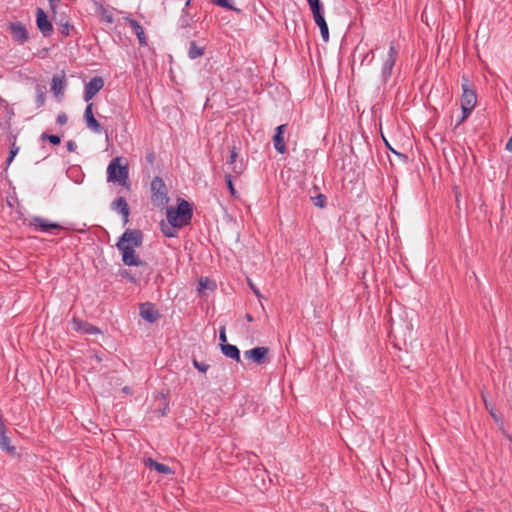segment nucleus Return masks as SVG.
Segmentation results:
<instances>
[{"label":"nucleus","mask_w":512,"mask_h":512,"mask_svg":"<svg viewBox=\"0 0 512 512\" xmlns=\"http://www.w3.org/2000/svg\"><path fill=\"white\" fill-rule=\"evenodd\" d=\"M66 146H67V150L69 152H74L76 150V147H77L76 143L74 141H72V140L68 141Z\"/></svg>","instance_id":"c03bdc74"},{"label":"nucleus","mask_w":512,"mask_h":512,"mask_svg":"<svg viewBox=\"0 0 512 512\" xmlns=\"http://www.w3.org/2000/svg\"><path fill=\"white\" fill-rule=\"evenodd\" d=\"M312 201L317 207L324 208L326 206V197L323 194H318L316 197H312Z\"/></svg>","instance_id":"7c9ffc66"},{"label":"nucleus","mask_w":512,"mask_h":512,"mask_svg":"<svg viewBox=\"0 0 512 512\" xmlns=\"http://www.w3.org/2000/svg\"><path fill=\"white\" fill-rule=\"evenodd\" d=\"M399 46L395 45L394 43H391L390 49H389V55L388 60H386V67L389 66V69L392 68L394 65L396 58L398 56Z\"/></svg>","instance_id":"5701e85b"},{"label":"nucleus","mask_w":512,"mask_h":512,"mask_svg":"<svg viewBox=\"0 0 512 512\" xmlns=\"http://www.w3.org/2000/svg\"><path fill=\"white\" fill-rule=\"evenodd\" d=\"M286 129H287L286 124L279 125L275 130V134H279V135L283 136Z\"/></svg>","instance_id":"79ce46f5"},{"label":"nucleus","mask_w":512,"mask_h":512,"mask_svg":"<svg viewBox=\"0 0 512 512\" xmlns=\"http://www.w3.org/2000/svg\"><path fill=\"white\" fill-rule=\"evenodd\" d=\"M192 216V205L184 199H178V205L176 208L170 206L166 210L168 223L173 227H177L178 229L187 226L191 222Z\"/></svg>","instance_id":"f257e3e1"},{"label":"nucleus","mask_w":512,"mask_h":512,"mask_svg":"<svg viewBox=\"0 0 512 512\" xmlns=\"http://www.w3.org/2000/svg\"><path fill=\"white\" fill-rule=\"evenodd\" d=\"M175 229H178V228L171 226L169 223H168V225H166V224L161 225V230L166 237H175L176 236Z\"/></svg>","instance_id":"cd10ccee"},{"label":"nucleus","mask_w":512,"mask_h":512,"mask_svg":"<svg viewBox=\"0 0 512 512\" xmlns=\"http://www.w3.org/2000/svg\"><path fill=\"white\" fill-rule=\"evenodd\" d=\"M45 93L43 92V90L38 87L37 88V95H36V103H37V107H42L45 103Z\"/></svg>","instance_id":"72a5a7b5"},{"label":"nucleus","mask_w":512,"mask_h":512,"mask_svg":"<svg viewBox=\"0 0 512 512\" xmlns=\"http://www.w3.org/2000/svg\"><path fill=\"white\" fill-rule=\"evenodd\" d=\"M112 208L123 216L124 223L126 224L129 217V207L125 198L119 197L114 200L112 203Z\"/></svg>","instance_id":"2eb2a0df"},{"label":"nucleus","mask_w":512,"mask_h":512,"mask_svg":"<svg viewBox=\"0 0 512 512\" xmlns=\"http://www.w3.org/2000/svg\"><path fill=\"white\" fill-rule=\"evenodd\" d=\"M42 139H47L51 144L58 145L61 142V139L58 135H49L47 133H43L41 135Z\"/></svg>","instance_id":"473e14b6"},{"label":"nucleus","mask_w":512,"mask_h":512,"mask_svg":"<svg viewBox=\"0 0 512 512\" xmlns=\"http://www.w3.org/2000/svg\"><path fill=\"white\" fill-rule=\"evenodd\" d=\"M8 30L12 36V39L19 44H24L29 39L28 30L21 22L9 23Z\"/></svg>","instance_id":"0eeeda50"},{"label":"nucleus","mask_w":512,"mask_h":512,"mask_svg":"<svg viewBox=\"0 0 512 512\" xmlns=\"http://www.w3.org/2000/svg\"><path fill=\"white\" fill-rule=\"evenodd\" d=\"M0 448L10 456L17 455L16 447L11 445L10 438L6 435V433L0 434Z\"/></svg>","instance_id":"6ab92c4d"},{"label":"nucleus","mask_w":512,"mask_h":512,"mask_svg":"<svg viewBox=\"0 0 512 512\" xmlns=\"http://www.w3.org/2000/svg\"><path fill=\"white\" fill-rule=\"evenodd\" d=\"M225 180H226L227 187H228L231 195L235 196L236 195V190H235L233 182H232V175L231 174H226L225 175Z\"/></svg>","instance_id":"c9c22d12"},{"label":"nucleus","mask_w":512,"mask_h":512,"mask_svg":"<svg viewBox=\"0 0 512 512\" xmlns=\"http://www.w3.org/2000/svg\"><path fill=\"white\" fill-rule=\"evenodd\" d=\"M104 86V80L100 76L93 77L85 85L84 100L89 102Z\"/></svg>","instance_id":"9b49d317"},{"label":"nucleus","mask_w":512,"mask_h":512,"mask_svg":"<svg viewBox=\"0 0 512 512\" xmlns=\"http://www.w3.org/2000/svg\"><path fill=\"white\" fill-rule=\"evenodd\" d=\"M389 161H390V164H391L392 166H394V162H393V160L389 159Z\"/></svg>","instance_id":"864d4df0"},{"label":"nucleus","mask_w":512,"mask_h":512,"mask_svg":"<svg viewBox=\"0 0 512 512\" xmlns=\"http://www.w3.org/2000/svg\"><path fill=\"white\" fill-rule=\"evenodd\" d=\"M213 3L218 6L224 7L226 9L238 12V13L241 12L240 9H238V8L234 7L232 4H230L228 0H213Z\"/></svg>","instance_id":"c85d7f7f"},{"label":"nucleus","mask_w":512,"mask_h":512,"mask_svg":"<svg viewBox=\"0 0 512 512\" xmlns=\"http://www.w3.org/2000/svg\"><path fill=\"white\" fill-rule=\"evenodd\" d=\"M273 144H274V148L280 154H284L286 152V144H285L283 136H281L279 134H275L273 137Z\"/></svg>","instance_id":"b1692460"},{"label":"nucleus","mask_w":512,"mask_h":512,"mask_svg":"<svg viewBox=\"0 0 512 512\" xmlns=\"http://www.w3.org/2000/svg\"><path fill=\"white\" fill-rule=\"evenodd\" d=\"M506 150H508L509 152H512V137L508 140V142L506 144Z\"/></svg>","instance_id":"de8ad7c7"},{"label":"nucleus","mask_w":512,"mask_h":512,"mask_svg":"<svg viewBox=\"0 0 512 512\" xmlns=\"http://www.w3.org/2000/svg\"><path fill=\"white\" fill-rule=\"evenodd\" d=\"M248 285H249L250 289L253 291V293L258 298L262 297V294H261L260 290L257 288V286L250 279H248Z\"/></svg>","instance_id":"58836bf2"},{"label":"nucleus","mask_w":512,"mask_h":512,"mask_svg":"<svg viewBox=\"0 0 512 512\" xmlns=\"http://www.w3.org/2000/svg\"><path fill=\"white\" fill-rule=\"evenodd\" d=\"M246 319L249 322L253 321V318H252V316L249 313L246 314Z\"/></svg>","instance_id":"3c124183"},{"label":"nucleus","mask_w":512,"mask_h":512,"mask_svg":"<svg viewBox=\"0 0 512 512\" xmlns=\"http://www.w3.org/2000/svg\"><path fill=\"white\" fill-rule=\"evenodd\" d=\"M140 315L144 320L150 323H154L160 318L159 311L152 303L149 302L141 304Z\"/></svg>","instance_id":"ddd939ff"},{"label":"nucleus","mask_w":512,"mask_h":512,"mask_svg":"<svg viewBox=\"0 0 512 512\" xmlns=\"http://www.w3.org/2000/svg\"><path fill=\"white\" fill-rule=\"evenodd\" d=\"M219 340L221 341V344H227V336H226L225 327H221V329L219 331Z\"/></svg>","instance_id":"a19ab883"},{"label":"nucleus","mask_w":512,"mask_h":512,"mask_svg":"<svg viewBox=\"0 0 512 512\" xmlns=\"http://www.w3.org/2000/svg\"><path fill=\"white\" fill-rule=\"evenodd\" d=\"M221 351L226 357L231 358L237 362L240 361V351L235 345L228 343L221 344Z\"/></svg>","instance_id":"a211bd4d"},{"label":"nucleus","mask_w":512,"mask_h":512,"mask_svg":"<svg viewBox=\"0 0 512 512\" xmlns=\"http://www.w3.org/2000/svg\"><path fill=\"white\" fill-rule=\"evenodd\" d=\"M380 135H381L382 139L384 140L385 132L382 131V127L381 126H380Z\"/></svg>","instance_id":"603ef678"},{"label":"nucleus","mask_w":512,"mask_h":512,"mask_svg":"<svg viewBox=\"0 0 512 512\" xmlns=\"http://www.w3.org/2000/svg\"><path fill=\"white\" fill-rule=\"evenodd\" d=\"M143 234L140 230H132L127 229L118 242H123V247L132 246L133 249L135 247H140L142 245Z\"/></svg>","instance_id":"6e6552de"},{"label":"nucleus","mask_w":512,"mask_h":512,"mask_svg":"<svg viewBox=\"0 0 512 512\" xmlns=\"http://www.w3.org/2000/svg\"><path fill=\"white\" fill-rule=\"evenodd\" d=\"M52 20L55 22L56 25H58L60 27L59 32L63 36L70 35L71 31L74 29V27L69 23V20L65 16L64 12H61L60 14L53 15Z\"/></svg>","instance_id":"4468645a"},{"label":"nucleus","mask_w":512,"mask_h":512,"mask_svg":"<svg viewBox=\"0 0 512 512\" xmlns=\"http://www.w3.org/2000/svg\"><path fill=\"white\" fill-rule=\"evenodd\" d=\"M36 24L43 36L48 37L52 34V23L42 8L36 9Z\"/></svg>","instance_id":"9d476101"},{"label":"nucleus","mask_w":512,"mask_h":512,"mask_svg":"<svg viewBox=\"0 0 512 512\" xmlns=\"http://www.w3.org/2000/svg\"><path fill=\"white\" fill-rule=\"evenodd\" d=\"M124 277H127L131 282H135V278L131 276L127 271H124L122 274Z\"/></svg>","instance_id":"49530a36"},{"label":"nucleus","mask_w":512,"mask_h":512,"mask_svg":"<svg viewBox=\"0 0 512 512\" xmlns=\"http://www.w3.org/2000/svg\"><path fill=\"white\" fill-rule=\"evenodd\" d=\"M3 433H6V427L3 423V418L2 416L0 415V434H3Z\"/></svg>","instance_id":"a18cd8bd"},{"label":"nucleus","mask_w":512,"mask_h":512,"mask_svg":"<svg viewBox=\"0 0 512 512\" xmlns=\"http://www.w3.org/2000/svg\"><path fill=\"white\" fill-rule=\"evenodd\" d=\"M59 0H49V3H50V6H51V10L53 12V15H56L58 14V11H57V5L56 3L58 2Z\"/></svg>","instance_id":"37998d69"},{"label":"nucleus","mask_w":512,"mask_h":512,"mask_svg":"<svg viewBox=\"0 0 512 512\" xmlns=\"http://www.w3.org/2000/svg\"><path fill=\"white\" fill-rule=\"evenodd\" d=\"M117 248L122 252V261L127 266H144L146 263L142 261L132 246L123 247V242H117Z\"/></svg>","instance_id":"423d86ee"},{"label":"nucleus","mask_w":512,"mask_h":512,"mask_svg":"<svg viewBox=\"0 0 512 512\" xmlns=\"http://www.w3.org/2000/svg\"><path fill=\"white\" fill-rule=\"evenodd\" d=\"M64 89V81L60 77L54 76L52 79L51 90L57 95Z\"/></svg>","instance_id":"a878e982"},{"label":"nucleus","mask_w":512,"mask_h":512,"mask_svg":"<svg viewBox=\"0 0 512 512\" xmlns=\"http://www.w3.org/2000/svg\"><path fill=\"white\" fill-rule=\"evenodd\" d=\"M121 157H116L111 160L107 167V181L118 183L121 186H128V166Z\"/></svg>","instance_id":"f03ea898"},{"label":"nucleus","mask_w":512,"mask_h":512,"mask_svg":"<svg viewBox=\"0 0 512 512\" xmlns=\"http://www.w3.org/2000/svg\"><path fill=\"white\" fill-rule=\"evenodd\" d=\"M145 465L147 467H149L150 469H154L157 472L162 473V474H171V473H173L172 469L169 466L164 465L162 463H158L157 461L153 460L152 458L146 459L145 460Z\"/></svg>","instance_id":"aec40b11"},{"label":"nucleus","mask_w":512,"mask_h":512,"mask_svg":"<svg viewBox=\"0 0 512 512\" xmlns=\"http://www.w3.org/2000/svg\"><path fill=\"white\" fill-rule=\"evenodd\" d=\"M237 157H238V153L236 151V148L233 147L230 152V157H229L228 163L230 165H233L234 163H236Z\"/></svg>","instance_id":"4c0bfd02"},{"label":"nucleus","mask_w":512,"mask_h":512,"mask_svg":"<svg viewBox=\"0 0 512 512\" xmlns=\"http://www.w3.org/2000/svg\"><path fill=\"white\" fill-rule=\"evenodd\" d=\"M122 390L124 393H127V394L131 392L130 388L127 386H125Z\"/></svg>","instance_id":"8fccbe9b"},{"label":"nucleus","mask_w":512,"mask_h":512,"mask_svg":"<svg viewBox=\"0 0 512 512\" xmlns=\"http://www.w3.org/2000/svg\"><path fill=\"white\" fill-rule=\"evenodd\" d=\"M84 119L89 130L96 134L102 132V127L93 115V103H89L84 111Z\"/></svg>","instance_id":"f8f14e48"},{"label":"nucleus","mask_w":512,"mask_h":512,"mask_svg":"<svg viewBox=\"0 0 512 512\" xmlns=\"http://www.w3.org/2000/svg\"><path fill=\"white\" fill-rule=\"evenodd\" d=\"M157 413H158L159 416H164L166 414V407L163 408V409L158 410Z\"/></svg>","instance_id":"09e8293b"},{"label":"nucleus","mask_w":512,"mask_h":512,"mask_svg":"<svg viewBox=\"0 0 512 512\" xmlns=\"http://www.w3.org/2000/svg\"><path fill=\"white\" fill-rule=\"evenodd\" d=\"M269 349L267 347H255L244 352V357L258 365L268 362Z\"/></svg>","instance_id":"1a4fd4ad"},{"label":"nucleus","mask_w":512,"mask_h":512,"mask_svg":"<svg viewBox=\"0 0 512 512\" xmlns=\"http://www.w3.org/2000/svg\"><path fill=\"white\" fill-rule=\"evenodd\" d=\"M385 145H386V149H389L391 152H393L395 154V156L397 157L398 161L401 162V163H405L406 162V156L404 154H401V153H398L396 152L389 144V142L386 140L385 142Z\"/></svg>","instance_id":"f704fd0d"},{"label":"nucleus","mask_w":512,"mask_h":512,"mask_svg":"<svg viewBox=\"0 0 512 512\" xmlns=\"http://www.w3.org/2000/svg\"><path fill=\"white\" fill-rule=\"evenodd\" d=\"M29 227L36 232L52 233L53 230H63L64 227L56 222H51L46 218L39 216L32 217L29 222Z\"/></svg>","instance_id":"39448f33"},{"label":"nucleus","mask_w":512,"mask_h":512,"mask_svg":"<svg viewBox=\"0 0 512 512\" xmlns=\"http://www.w3.org/2000/svg\"><path fill=\"white\" fill-rule=\"evenodd\" d=\"M193 366L200 372L205 373L209 369V365L205 362H199L195 358L192 360Z\"/></svg>","instance_id":"2f4dec72"},{"label":"nucleus","mask_w":512,"mask_h":512,"mask_svg":"<svg viewBox=\"0 0 512 512\" xmlns=\"http://www.w3.org/2000/svg\"><path fill=\"white\" fill-rule=\"evenodd\" d=\"M215 287L214 283L210 281L208 278H201L198 283L197 290L199 292L204 291L205 289H213Z\"/></svg>","instance_id":"bb28decb"},{"label":"nucleus","mask_w":512,"mask_h":512,"mask_svg":"<svg viewBox=\"0 0 512 512\" xmlns=\"http://www.w3.org/2000/svg\"><path fill=\"white\" fill-rule=\"evenodd\" d=\"M205 47L198 46L195 41H191L188 50V56L190 59H197L204 55Z\"/></svg>","instance_id":"4be33fe9"},{"label":"nucleus","mask_w":512,"mask_h":512,"mask_svg":"<svg viewBox=\"0 0 512 512\" xmlns=\"http://www.w3.org/2000/svg\"><path fill=\"white\" fill-rule=\"evenodd\" d=\"M67 121H68V117L65 113L58 114L57 119H56L57 124L62 126V125H65L67 123Z\"/></svg>","instance_id":"ea45409f"},{"label":"nucleus","mask_w":512,"mask_h":512,"mask_svg":"<svg viewBox=\"0 0 512 512\" xmlns=\"http://www.w3.org/2000/svg\"><path fill=\"white\" fill-rule=\"evenodd\" d=\"M18 152H19V147L16 145V143H15V142H13V143L11 144V146H10V153H9V156H8V158L6 159V165H7V166H9V165L12 163V161H13L14 157L17 155V153H18Z\"/></svg>","instance_id":"c756f323"},{"label":"nucleus","mask_w":512,"mask_h":512,"mask_svg":"<svg viewBox=\"0 0 512 512\" xmlns=\"http://www.w3.org/2000/svg\"><path fill=\"white\" fill-rule=\"evenodd\" d=\"M307 2L310 6L313 17L324 13L320 0H307Z\"/></svg>","instance_id":"393cba45"},{"label":"nucleus","mask_w":512,"mask_h":512,"mask_svg":"<svg viewBox=\"0 0 512 512\" xmlns=\"http://www.w3.org/2000/svg\"><path fill=\"white\" fill-rule=\"evenodd\" d=\"M313 18H314L315 23L320 28V32H321L323 41L327 42L329 40V29H328V25L324 18V13L320 14L318 16H314Z\"/></svg>","instance_id":"412c9836"},{"label":"nucleus","mask_w":512,"mask_h":512,"mask_svg":"<svg viewBox=\"0 0 512 512\" xmlns=\"http://www.w3.org/2000/svg\"><path fill=\"white\" fill-rule=\"evenodd\" d=\"M73 328L86 334H97L100 332V330L92 324L77 319L73 320Z\"/></svg>","instance_id":"f3484780"},{"label":"nucleus","mask_w":512,"mask_h":512,"mask_svg":"<svg viewBox=\"0 0 512 512\" xmlns=\"http://www.w3.org/2000/svg\"><path fill=\"white\" fill-rule=\"evenodd\" d=\"M125 22L132 28L133 32L137 35L140 44L146 43L144 29L141 24L133 18H124Z\"/></svg>","instance_id":"dca6fc26"},{"label":"nucleus","mask_w":512,"mask_h":512,"mask_svg":"<svg viewBox=\"0 0 512 512\" xmlns=\"http://www.w3.org/2000/svg\"><path fill=\"white\" fill-rule=\"evenodd\" d=\"M232 172H233L236 176L240 175V174L243 172V164H242V162H240V163H237V162H236V163H234V164L232 165Z\"/></svg>","instance_id":"e433bc0d"},{"label":"nucleus","mask_w":512,"mask_h":512,"mask_svg":"<svg viewBox=\"0 0 512 512\" xmlns=\"http://www.w3.org/2000/svg\"><path fill=\"white\" fill-rule=\"evenodd\" d=\"M462 97H461V109H462V120H465L474 109L477 97L475 92L469 87L468 79L463 77L462 83Z\"/></svg>","instance_id":"7ed1b4c3"},{"label":"nucleus","mask_w":512,"mask_h":512,"mask_svg":"<svg viewBox=\"0 0 512 512\" xmlns=\"http://www.w3.org/2000/svg\"><path fill=\"white\" fill-rule=\"evenodd\" d=\"M152 202L155 206H163L168 203L167 188L160 177H155L151 182Z\"/></svg>","instance_id":"20e7f679"}]
</instances>
